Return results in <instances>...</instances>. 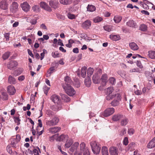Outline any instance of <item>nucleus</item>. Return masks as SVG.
Masks as SVG:
<instances>
[{
	"label": "nucleus",
	"mask_w": 155,
	"mask_h": 155,
	"mask_svg": "<svg viewBox=\"0 0 155 155\" xmlns=\"http://www.w3.org/2000/svg\"><path fill=\"white\" fill-rule=\"evenodd\" d=\"M71 85L65 84L62 85V87L64 91L67 94L70 96H72L75 94L76 92Z\"/></svg>",
	"instance_id": "nucleus-1"
},
{
	"label": "nucleus",
	"mask_w": 155,
	"mask_h": 155,
	"mask_svg": "<svg viewBox=\"0 0 155 155\" xmlns=\"http://www.w3.org/2000/svg\"><path fill=\"white\" fill-rule=\"evenodd\" d=\"M90 145L93 153L95 154H98L101 150V147L96 141H93L90 142Z\"/></svg>",
	"instance_id": "nucleus-2"
},
{
	"label": "nucleus",
	"mask_w": 155,
	"mask_h": 155,
	"mask_svg": "<svg viewBox=\"0 0 155 155\" xmlns=\"http://www.w3.org/2000/svg\"><path fill=\"white\" fill-rule=\"evenodd\" d=\"M114 99L111 102L110 104L112 106L115 107L118 105L120 104L121 97L120 94L117 93L115 94Z\"/></svg>",
	"instance_id": "nucleus-3"
},
{
	"label": "nucleus",
	"mask_w": 155,
	"mask_h": 155,
	"mask_svg": "<svg viewBox=\"0 0 155 155\" xmlns=\"http://www.w3.org/2000/svg\"><path fill=\"white\" fill-rule=\"evenodd\" d=\"M102 73V70L99 69L97 72L95 73L93 77L92 81L94 84L99 83L100 81V76Z\"/></svg>",
	"instance_id": "nucleus-4"
},
{
	"label": "nucleus",
	"mask_w": 155,
	"mask_h": 155,
	"mask_svg": "<svg viewBox=\"0 0 155 155\" xmlns=\"http://www.w3.org/2000/svg\"><path fill=\"white\" fill-rule=\"evenodd\" d=\"M115 112V109L113 107L107 108L102 113V115L104 117H108L112 115Z\"/></svg>",
	"instance_id": "nucleus-5"
},
{
	"label": "nucleus",
	"mask_w": 155,
	"mask_h": 155,
	"mask_svg": "<svg viewBox=\"0 0 155 155\" xmlns=\"http://www.w3.org/2000/svg\"><path fill=\"white\" fill-rule=\"evenodd\" d=\"M59 121V118L56 117H55L52 120L47 121L46 124L48 126H53L57 124Z\"/></svg>",
	"instance_id": "nucleus-6"
},
{
	"label": "nucleus",
	"mask_w": 155,
	"mask_h": 155,
	"mask_svg": "<svg viewBox=\"0 0 155 155\" xmlns=\"http://www.w3.org/2000/svg\"><path fill=\"white\" fill-rule=\"evenodd\" d=\"M18 65L17 62L15 61H11L8 62L7 66L9 69H12L16 67Z\"/></svg>",
	"instance_id": "nucleus-7"
},
{
	"label": "nucleus",
	"mask_w": 155,
	"mask_h": 155,
	"mask_svg": "<svg viewBox=\"0 0 155 155\" xmlns=\"http://www.w3.org/2000/svg\"><path fill=\"white\" fill-rule=\"evenodd\" d=\"M64 83L62 84V85L65 84H66L67 85H71L73 84L71 78L68 76H66L64 77Z\"/></svg>",
	"instance_id": "nucleus-8"
},
{
	"label": "nucleus",
	"mask_w": 155,
	"mask_h": 155,
	"mask_svg": "<svg viewBox=\"0 0 155 155\" xmlns=\"http://www.w3.org/2000/svg\"><path fill=\"white\" fill-rule=\"evenodd\" d=\"M51 100L55 104H59L60 102V99L58 95L54 94L51 97Z\"/></svg>",
	"instance_id": "nucleus-9"
},
{
	"label": "nucleus",
	"mask_w": 155,
	"mask_h": 155,
	"mask_svg": "<svg viewBox=\"0 0 155 155\" xmlns=\"http://www.w3.org/2000/svg\"><path fill=\"white\" fill-rule=\"evenodd\" d=\"M49 5L51 8L56 9L58 7V2L55 0H51L49 1Z\"/></svg>",
	"instance_id": "nucleus-10"
},
{
	"label": "nucleus",
	"mask_w": 155,
	"mask_h": 155,
	"mask_svg": "<svg viewBox=\"0 0 155 155\" xmlns=\"http://www.w3.org/2000/svg\"><path fill=\"white\" fill-rule=\"evenodd\" d=\"M21 5L22 10L25 12L28 11L30 8V5L26 2H24Z\"/></svg>",
	"instance_id": "nucleus-11"
},
{
	"label": "nucleus",
	"mask_w": 155,
	"mask_h": 155,
	"mask_svg": "<svg viewBox=\"0 0 155 155\" xmlns=\"http://www.w3.org/2000/svg\"><path fill=\"white\" fill-rule=\"evenodd\" d=\"M40 6L45 10L48 12H51L52 9L45 2H42L40 3Z\"/></svg>",
	"instance_id": "nucleus-12"
},
{
	"label": "nucleus",
	"mask_w": 155,
	"mask_h": 155,
	"mask_svg": "<svg viewBox=\"0 0 155 155\" xmlns=\"http://www.w3.org/2000/svg\"><path fill=\"white\" fill-rule=\"evenodd\" d=\"M18 7V4L17 3L14 2L10 7L11 11L12 13L15 12Z\"/></svg>",
	"instance_id": "nucleus-13"
},
{
	"label": "nucleus",
	"mask_w": 155,
	"mask_h": 155,
	"mask_svg": "<svg viewBox=\"0 0 155 155\" xmlns=\"http://www.w3.org/2000/svg\"><path fill=\"white\" fill-rule=\"evenodd\" d=\"M8 92L10 95L14 94L15 92V90L14 87L12 85H9L7 87Z\"/></svg>",
	"instance_id": "nucleus-14"
},
{
	"label": "nucleus",
	"mask_w": 155,
	"mask_h": 155,
	"mask_svg": "<svg viewBox=\"0 0 155 155\" xmlns=\"http://www.w3.org/2000/svg\"><path fill=\"white\" fill-rule=\"evenodd\" d=\"M109 151L111 155H118V150L116 147H110Z\"/></svg>",
	"instance_id": "nucleus-15"
},
{
	"label": "nucleus",
	"mask_w": 155,
	"mask_h": 155,
	"mask_svg": "<svg viewBox=\"0 0 155 155\" xmlns=\"http://www.w3.org/2000/svg\"><path fill=\"white\" fill-rule=\"evenodd\" d=\"M91 25V22L89 20H87L84 22L82 25V27L84 29L89 28Z\"/></svg>",
	"instance_id": "nucleus-16"
},
{
	"label": "nucleus",
	"mask_w": 155,
	"mask_h": 155,
	"mask_svg": "<svg viewBox=\"0 0 155 155\" xmlns=\"http://www.w3.org/2000/svg\"><path fill=\"white\" fill-rule=\"evenodd\" d=\"M123 117V115L120 114H115L113 116L112 119L114 121H117L122 118Z\"/></svg>",
	"instance_id": "nucleus-17"
},
{
	"label": "nucleus",
	"mask_w": 155,
	"mask_h": 155,
	"mask_svg": "<svg viewBox=\"0 0 155 155\" xmlns=\"http://www.w3.org/2000/svg\"><path fill=\"white\" fill-rule=\"evenodd\" d=\"M61 130V128L59 127H51L49 129V131L53 134L56 133Z\"/></svg>",
	"instance_id": "nucleus-18"
},
{
	"label": "nucleus",
	"mask_w": 155,
	"mask_h": 155,
	"mask_svg": "<svg viewBox=\"0 0 155 155\" xmlns=\"http://www.w3.org/2000/svg\"><path fill=\"white\" fill-rule=\"evenodd\" d=\"M155 146V137H154L148 143L147 147L148 148H152Z\"/></svg>",
	"instance_id": "nucleus-19"
},
{
	"label": "nucleus",
	"mask_w": 155,
	"mask_h": 155,
	"mask_svg": "<svg viewBox=\"0 0 155 155\" xmlns=\"http://www.w3.org/2000/svg\"><path fill=\"white\" fill-rule=\"evenodd\" d=\"M0 7L3 10H6L8 8V4L5 1H2L0 2Z\"/></svg>",
	"instance_id": "nucleus-20"
},
{
	"label": "nucleus",
	"mask_w": 155,
	"mask_h": 155,
	"mask_svg": "<svg viewBox=\"0 0 155 155\" xmlns=\"http://www.w3.org/2000/svg\"><path fill=\"white\" fill-rule=\"evenodd\" d=\"M129 46L131 49L135 51L137 50L139 47L134 42H131L129 43Z\"/></svg>",
	"instance_id": "nucleus-21"
},
{
	"label": "nucleus",
	"mask_w": 155,
	"mask_h": 155,
	"mask_svg": "<svg viewBox=\"0 0 155 155\" xmlns=\"http://www.w3.org/2000/svg\"><path fill=\"white\" fill-rule=\"evenodd\" d=\"M108 77L106 74H103L101 78L102 82L104 83V85H105L107 81Z\"/></svg>",
	"instance_id": "nucleus-22"
},
{
	"label": "nucleus",
	"mask_w": 155,
	"mask_h": 155,
	"mask_svg": "<svg viewBox=\"0 0 155 155\" xmlns=\"http://www.w3.org/2000/svg\"><path fill=\"white\" fill-rule=\"evenodd\" d=\"M113 91V87H110L105 90V94L106 95H110L112 93Z\"/></svg>",
	"instance_id": "nucleus-23"
},
{
	"label": "nucleus",
	"mask_w": 155,
	"mask_h": 155,
	"mask_svg": "<svg viewBox=\"0 0 155 155\" xmlns=\"http://www.w3.org/2000/svg\"><path fill=\"white\" fill-rule=\"evenodd\" d=\"M122 118L120 121V124L122 126H125L128 122V119L126 117H124Z\"/></svg>",
	"instance_id": "nucleus-24"
},
{
	"label": "nucleus",
	"mask_w": 155,
	"mask_h": 155,
	"mask_svg": "<svg viewBox=\"0 0 155 155\" xmlns=\"http://www.w3.org/2000/svg\"><path fill=\"white\" fill-rule=\"evenodd\" d=\"M110 39L113 41H117L120 39V37L119 35H110L109 37Z\"/></svg>",
	"instance_id": "nucleus-25"
},
{
	"label": "nucleus",
	"mask_w": 155,
	"mask_h": 155,
	"mask_svg": "<svg viewBox=\"0 0 155 155\" xmlns=\"http://www.w3.org/2000/svg\"><path fill=\"white\" fill-rule=\"evenodd\" d=\"M87 69V67L85 66L81 68V75L83 78H84L86 76Z\"/></svg>",
	"instance_id": "nucleus-26"
},
{
	"label": "nucleus",
	"mask_w": 155,
	"mask_h": 155,
	"mask_svg": "<svg viewBox=\"0 0 155 155\" xmlns=\"http://www.w3.org/2000/svg\"><path fill=\"white\" fill-rule=\"evenodd\" d=\"M148 56L151 59L155 58V51H148Z\"/></svg>",
	"instance_id": "nucleus-27"
},
{
	"label": "nucleus",
	"mask_w": 155,
	"mask_h": 155,
	"mask_svg": "<svg viewBox=\"0 0 155 155\" xmlns=\"http://www.w3.org/2000/svg\"><path fill=\"white\" fill-rule=\"evenodd\" d=\"M79 143L78 142H76L72 146L71 148L70 149V150L73 152L75 150H76L78 147Z\"/></svg>",
	"instance_id": "nucleus-28"
},
{
	"label": "nucleus",
	"mask_w": 155,
	"mask_h": 155,
	"mask_svg": "<svg viewBox=\"0 0 155 155\" xmlns=\"http://www.w3.org/2000/svg\"><path fill=\"white\" fill-rule=\"evenodd\" d=\"M72 0H60V3L63 5H68L72 3Z\"/></svg>",
	"instance_id": "nucleus-29"
},
{
	"label": "nucleus",
	"mask_w": 155,
	"mask_h": 155,
	"mask_svg": "<svg viewBox=\"0 0 155 155\" xmlns=\"http://www.w3.org/2000/svg\"><path fill=\"white\" fill-rule=\"evenodd\" d=\"M84 83L87 87H89L90 86L91 84V80L90 77H87L85 79Z\"/></svg>",
	"instance_id": "nucleus-30"
},
{
	"label": "nucleus",
	"mask_w": 155,
	"mask_h": 155,
	"mask_svg": "<svg viewBox=\"0 0 155 155\" xmlns=\"http://www.w3.org/2000/svg\"><path fill=\"white\" fill-rule=\"evenodd\" d=\"M68 137L67 135L62 134L58 137L57 139V140L59 141H61L65 139H67Z\"/></svg>",
	"instance_id": "nucleus-31"
},
{
	"label": "nucleus",
	"mask_w": 155,
	"mask_h": 155,
	"mask_svg": "<svg viewBox=\"0 0 155 155\" xmlns=\"http://www.w3.org/2000/svg\"><path fill=\"white\" fill-rule=\"evenodd\" d=\"M101 152L102 155H109L107 148L105 146L102 147Z\"/></svg>",
	"instance_id": "nucleus-32"
},
{
	"label": "nucleus",
	"mask_w": 155,
	"mask_h": 155,
	"mask_svg": "<svg viewBox=\"0 0 155 155\" xmlns=\"http://www.w3.org/2000/svg\"><path fill=\"white\" fill-rule=\"evenodd\" d=\"M104 29L106 31L110 32L113 30V27L110 25H107L103 27Z\"/></svg>",
	"instance_id": "nucleus-33"
},
{
	"label": "nucleus",
	"mask_w": 155,
	"mask_h": 155,
	"mask_svg": "<svg viewBox=\"0 0 155 155\" xmlns=\"http://www.w3.org/2000/svg\"><path fill=\"white\" fill-rule=\"evenodd\" d=\"M127 24L128 26L132 27H135L136 25V24L133 20L129 21L127 23Z\"/></svg>",
	"instance_id": "nucleus-34"
},
{
	"label": "nucleus",
	"mask_w": 155,
	"mask_h": 155,
	"mask_svg": "<svg viewBox=\"0 0 155 155\" xmlns=\"http://www.w3.org/2000/svg\"><path fill=\"white\" fill-rule=\"evenodd\" d=\"M61 95L62 99L65 102H68L70 101V97L67 95L65 94H61Z\"/></svg>",
	"instance_id": "nucleus-35"
},
{
	"label": "nucleus",
	"mask_w": 155,
	"mask_h": 155,
	"mask_svg": "<svg viewBox=\"0 0 155 155\" xmlns=\"http://www.w3.org/2000/svg\"><path fill=\"white\" fill-rule=\"evenodd\" d=\"M87 9L88 11L93 12L95 10L96 8L95 6L93 5H88Z\"/></svg>",
	"instance_id": "nucleus-36"
},
{
	"label": "nucleus",
	"mask_w": 155,
	"mask_h": 155,
	"mask_svg": "<svg viewBox=\"0 0 155 155\" xmlns=\"http://www.w3.org/2000/svg\"><path fill=\"white\" fill-rule=\"evenodd\" d=\"M2 98L3 100H7L8 98V96L6 93L4 91H1Z\"/></svg>",
	"instance_id": "nucleus-37"
},
{
	"label": "nucleus",
	"mask_w": 155,
	"mask_h": 155,
	"mask_svg": "<svg viewBox=\"0 0 155 155\" xmlns=\"http://www.w3.org/2000/svg\"><path fill=\"white\" fill-rule=\"evenodd\" d=\"M73 140L71 139H70L68 140L66 143L65 144V146L66 148H69L71 145L73 143Z\"/></svg>",
	"instance_id": "nucleus-38"
},
{
	"label": "nucleus",
	"mask_w": 155,
	"mask_h": 155,
	"mask_svg": "<svg viewBox=\"0 0 155 155\" xmlns=\"http://www.w3.org/2000/svg\"><path fill=\"white\" fill-rule=\"evenodd\" d=\"M8 81V82L11 84H15V79L11 75L9 76Z\"/></svg>",
	"instance_id": "nucleus-39"
},
{
	"label": "nucleus",
	"mask_w": 155,
	"mask_h": 155,
	"mask_svg": "<svg viewBox=\"0 0 155 155\" xmlns=\"http://www.w3.org/2000/svg\"><path fill=\"white\" fill-rule=\"evenodd\" d=\"M94 69L91 68H89L87 70V77H90L93 74Z\"/></svg>",
	"instance_id": "nucleus-40"
},
{
	"label": "nucleus",
	"mask_w": 155,
	"mask_h": 155,
	"mask_svg": "<svg viewBox=\"0 0 155 155\" xmlns=\"http://www.w3.org/2000/svg\"><path fill=\"white\" fill-rule=\"evenodd\" d=\"M103 18L101 17L97 16L95 17L93 19V21L94 23H98L102 21Z\"/></svg>",
	"instance_id": "nucleus-41"
},
{
	"label": "nucleus",
	"mask_w": 155,
	"mask_h": 155,
	"mask_svg": "<svg viewBox=\"0 0 155 155\" xmlns=\"http://www.w3.org/2000/svg\"><path fill=\"white\" fill-rule=\"evenodd\" d=\"M148 5H147L146 4H144L143 5V7L144 9H149L150 7H151L152 8L153 7V5L150 3H147Z\"/></svg>",
	"instance_id": "nucleus-42"
},
{
	"label": "nucleus",
	"mask_w": 155,
	"mask_h": 155,
	"mask_svg": "<svg viewBox=\"0 0 155 155\" xmlns=\"http://www.w3.org/2000/svg\"><path fill=\"white\" fill-rule=\"evenodd\" d=\"M122 19V18L120 16H115L114 18V20L116 23L120 22Z\"/></svg>",
	"instance_id": "nucleus-43"
},
{
	"label": "nucleus",
	"mask_w": 155,
	"mask_h": 155,
	"mask_svg": "<svg viewBox=\"0 0 155 155\" xmlns=\"http://www.w3.org/2000/svg\"><path fill=\"white\" fill-rule=\"evenodd\" d=\"M58 104V105L54 106L52 107V109L54 111H57L61 109V105L59 104Z\"/></svg>",
	"instance_id": "nucleus-44"
},
{
	"label": "nucleus",
	"mask_w": 155,
	"mask_h": 155,
	"mask_svg": "<svg viewBox=\"0 0 155 155\" xmlns=\"http://www.w3.org/2000/svg\"><path fill=\"white\" fill-rule=\"evenodd\" d=\"M10 52H6L3 54L2 57L4 60H6L8 58L10 55Z\"/></svg>",
	"instance_id": "nucleus-45"
},
{
	"label": "nucleus",
	"mask_w": 155,
	"mask_h": 155,
	"mask_svg": "<svg viewBox=\"0 0 155 155\" xmlns=\"http://www.w3.org/2000/svg\"><path fill=\"white\" fill-rule=\"evenodd\" d=\"M147 26L143 24L140 26V30L143 31H145L147 29Z\"/></svg>",
	"instance_id": "nucleus-46"
},
{
	"label": "nucleus",
	"mask_w": 155,
	"mask_h": 155,
	"mask_svg": "<svg viewBox=\"0 0 155 155\" xmlns=\"http://www.w3.org/2000/svg\"><path fill=\"white\" fill-rule=\"evenodd\" d=\"M108 81L112 85H114L116 83V80L114 77H111L109 78Z\"/></svg>",
	"instance_id": "nucleus-47"
},
{
	"label": "nucleus",
	"mask_w": 155,
	"mask_h": 155,
	"mask_svg": "<svg viewBox=\"0 0 155 155\" xmlns=\"http://www.w3.org/2000/svg\"><path fill=\"white\" fill-rule=\"evenodd\" d=\"M39 152H40L39 148L37 147L36 148L34 149L33 150V153L35 155H39Z\"/></svg>",
	"instance_id": "nucleus-48"
},
{
	"label": "nucleus",
	"mask_w": 155,
	"mask_h": 155,
	"mask_svg": "<svg viewBox=\"0 0 155 155\" xmlns=\"http://www.w3.org/2000/svg\"><path fill=\"white\" fill-rule=\"evenodd\" d=\"M46 114L49 117H52L54 115V113L50 110H47L46 111Z\"/></svg>",
	"instance_id": "nucleus-49"
},
{
	"label": "nucleus",
	"mask_w": 155,
	"mask_h": 155,
	"mask_svg": "<svg viewBox=\"0 0 155 155\" xmlns=\"http://www.w3.org/2000/svg\"><path fill=\"white\" fill-rule=\"evenodd\" d=\"M52 55L54 58H58L60 57L59 54L58 52H53L52 53Z\"/></svg>",
	"instance_id": "nucleus-50"
},
{
	"label": "nucleus",
	"mask_w": 155,
	"mask_h": 155,
	"mask_svg": "<svg viewBox=\"0 0 155 155\" xmlns=\"http://www.w3.org/2000/svg\"><path fill=\"white\" fill-rule=\"evenodd\" d=\"M135 146V143H134L132 142L130 143L128 146L129 149L130 150H132L133 149H134Z\"/></svg>",
	"instance_id": "nucleus-51"
},
{
	"label": "nucleus",
	"mask_w": 155,
	"mask_h": 155,
	"mask_svg": "<svg viewBox=\"0 0 155 155\" xmlns=\"http://www.w3.org/2000/svg\"><path fill=\"white\" fill-rule=\"evenodd\" d=\"M107 96L106 97V99L107 100H110L113 99L115 96V94L112 95H107Z\"/></svg>",
	"instance_id": "nucleus-52"
},
{
	"label": "nucleus",
	"mask_w": 155,
	"mask_h": 155,
	"mask_svg": "<svg viewBox=\"0 0 155 155\" xmlns=\"http://www.w3.org/2000/svg\"><path fill=\"white\" fill-rule=\"evenodd\" d=\"M85 144L84 142H82L80 144V149L81 150L83 151L84 150L85 151Z\"/></svg>",
	"instance_id": "nucleus-53"
},
{
	"label": "nucleus",
	"mask_w": 155,
	"mask_h": 155,
	"mask_svg": "<svg viewBox=\"0 0 155 155\" xmlns=\"http://www.w3.org/2000/svg\"><path fill=\"white\" fill-rule=\"evenodd\" d=\"M50 88L47 87V86H45L43 88V91L45 94L47 95L48 92V91L49 90Z\"/></svg>",
	"instance_id": "nucleus-54"
},
{
	"label": "nucleus",
	"mask_w": 155,
	"mask_h": 155,
	"mask_svg": "<svg viewBox=\"0 0 155 155\" xmlns=\"http://www.w3.org/2000/svg\"><path fill=\"white\" fill-rule=\"evenodd\" d=\"M14 119L15 122L17 123V125H19L20 124V121L21 120L19 117H14Z\"/></svg>",
	"instance_id": "nucleus-55"
},
{
	"label": "nucleus",
	"mask_w": 155,
	"mask_h": 155,
	"mask_svg": "<svg viewBox=\"0 0 155 155\" xmlns=\"http://www.w3.org/2000/svg\"><path fill=\"white\" fill-rule=\"evenodd\" d=\"M74 86L77 87H80V83L78 79L74 81Z\"/></svg>",
	"instance_id": "nucleus-56"
},
{
	"label": "nucleus",
	"mask_w": 155,
	"mask_h": 155,
	"mask_svg": "<svg viewBox=\"0 0 155 155\" xmlns=\"http://www.w3.org/2000/svg\"><path fill=\"white\" fill-rule=\"evenodd\" d=\"M68 18L70 19H75L76 18V16L75 15L70 13L68 14Z\"/></svg>",
	"instance_id": "nucleus-57"
},
{
	"label": "nucleus",
	"mask_w": 155,
	"mask_h": 155,
	"mask_svg": "<svg viewBox=\"0 0 155 155\" xmlns=\"http://www.w3.org/2000/svg\"><path fill=\"white\" fill-rule=\"evenodd\" d=\"M39 7L38 6L35 5L32 8V9L34 12H38L39 11Z\"/></svg>",
	"instance_id": "nucleus-58"
},
{
	"label": "nucleus",
	"mask_w": 155,
	"mask_h": 155,
	"mask_svg": "<svg viewBox=\"0 0 155 155\" xmlns=\"http://www.w3.org/2000/svg\"><path fill=\"white\" fill-rule=\"evenodd\" d=\"M123 144L126 146L127 145L128 143V138L127 137H125L123 141Z\"/></svg>",
	"instance_id": "nucleus-59"
},
{
	"label": "nucleus",
	"mask_w": 155,
	"mask_h": 155,
	"mask_svg": "<svg viewBox=\"0 0 155 155\" xmlns=\"http://www.w3.org/2000/svg\"><path fill=\"white\" fill-rule=\"evenodd\" d=\"M11 144L14 145L16 144L18 142L15 139L12 138L11 139Z\"/></svg>",
	"instance_id": "nucleus-60"
},
{
	"label": "nucleus",
	"mask_w": 155,
	"mask_h": 155,
	"mask_svg": "<svg viewBox=\"0 0 155 155\" xmlns=\"http://www.w3.org/2000/svg\"><path fill=\"white\" fill-rule=\"evenodd\" d=\"M10 34L9 33H6L4 34V36L6 38V40H9Z\"/></svg>",
	"instance_id": "nucleus-61"
},
{
	"label": "nucleus",
	"mask_w": 155,
	"mask_h": 155,
	"mask_svg": "<svg viewBox=\"0 0 155 155\" xmlns=\"http://www.w3.org/2000/svg\"><path fill=\"white\" fill-rule=\"evenodd\" d=\"M54 70V67H52L49 68V70L48 71V72H49L50 74L49 75H50L53 72Z\"/></svg>",
	"instance_id": "nucleus-62"
},
{
	"label": "nucleus",
	"mask_w": 155,
	"mask_h": 155,
	"mask_svg": "<svg viewBox=\"0 0 155 155\" xmlns=\"http://www.w3.org/2000/svg\"><path fill=\"white\" fill-rule=\"evenodd\" d=\"M83 155H90L88 150L87 148H85V150L84 151L83 153Z\"/></svg>",
	"instance_id": "nucleus-63"
},
{
	"label": "nucleus",
	"mask_w": 155,
	"mask_h": 155,
	"mask_svg": "<svg viewBox=\"0 0 155 155\" xmlns=\"http://www.w3.org/2000/svg\"><path fill=\"white\" fill-rule=\"evenodd\" d=\"M128 133L130 135H132L134 133V130L132 128L129 129L128 131Z\"/></svg>",
	"instance_id": "nucleus-64"
}]
</instances>
